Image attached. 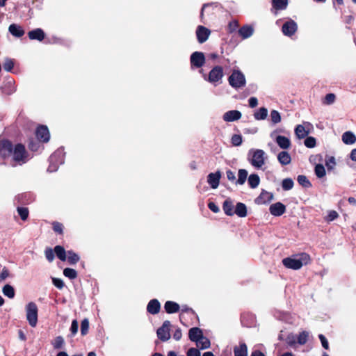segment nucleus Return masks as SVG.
I'll use <instances>...</instances> for the list:
<instances>
[{
    "mask_svg": "<svg viewBox=\"0 0 356 356\" xmlns=\"http://www.w3.org/2000/svg\"><path fill=\"white\" fill-rule=\"evenodd\" d=\"M294 185L293 181L291 178L284 179L282 181V187L284 191H289L293 188Z\"/></svg>",
    "mask_w": 356,
    "mask_h": 356,
    "instance_id": "37998d69",
    "label": "nucleus"
},
{
    "mask_svg": "<svg viewBox=\"0 0 356 356\" xmlns=\"http://www.w3.org/2000/svg\"><path fill=\"white\" fill-rule=\"evenodd\" d=\"M208 207L213 213H218L220 211L219 207L213 202H209Z\"/></svg>",
    "mask_w": 356,
    "mask_h": 356,
    "instance_id": "338daca9",
    "label": "nucleus"
},
{
    "mask_svg": "<svg viewBox=\"0 0 356 356\" xmlns=\"http://www.w3.org/2000/svg\"><path fill=\"white\" fill-rule=\"evenodd\" d=\"M89 330V321L88 318H84L81 323V334L85 336L88 334Z\"/></svg>",
    "mask_w": 356,
    "mask_h": 356,
    "instance_id": "49530a36",
    "label": "nucleus"
},
{
    "mask_svg": "<svg viewBox=\"0 0 356 356\" xmlns=\"http://www.w3.org/2000/svg\"><path fill=\"white\" fill-rule=\"evenodd\" d=\"M242 142V136L240 134H234L231 138V143L234 146H239Z\"/></svg>",
    "mask_w": 356,
    "mask_h": 356,
    "instance_id": "603ef678",
    "label": "nucleus"
},
{
    "mask_svg": "<svg viewBox=\"0 0 356 356\" xmlns=\"http://www.w3.org/2000/svg\"><path fill=\"white\" fill-rule=\"evenodd\" d=\"M267 115L268 110L264 107H261L257 112L254 113V117L256 120H260L266 119Z\"/></svg>",
    "mask_w": 356,
    "mask_h": 356,
    "instance_id": "e433bc0d",
    "label": "nucleus"
},
{
    "mask_svg": "<svg viewBox=\"0 0 356 356\" xmlns=\"http://www.w3.org/2000/svg\"><path fill=\"white\" fill-rule=\"evenodd\" d=\"M211 31L203 26H198L196 30V36L199 43L202 44L207 40L210 35Z\"/></svg>",
    "mask_w": 356,
    "mask_h": 356,
    "instance_id": "9b49d317",
    "label": "nucleus"
},
{
    "mask_svg": "<svg viewBox=\"0 0 356 356\" xmlns=\"http://www.w3.org/2000/svg\"><path fill=\"white\" fill-rule=\"evenodd\" d=\"M187 356H200V352L195 348H191L188 350Z\"/></svg>",
    "mask_w": 356,
    "mask_h": 356,
    "instance_id": "0e129e2a",
    "label": "nucleus"
},
{
    "mask_svg": "<svg viewBox=\"0 0 356 356\" xmlns=\"http://www.w3.org/2000/svg\"><path fill=\"white\" fill-rule=\"evenodd\" d=\"M234 356H248V347L244 342H241L239 346L234 348Z\"/></svg>",
    "mask_w": 356,
    "mask_h": 356,
    "instance_id": "5701e85b",
    "label": "nucleus"
},
{
    "mask_svg": "<svg viewBox=\"0 0 356 356\" xmlns=\"http://www.w3.org/2000/svg\"><path fill=\"white\" fill-rule=\"evenodd\" d=\"M228 82L232 88L238 89L245 86L246 80L240 70H234L228 78Z\"/></svg>",
    "mask_w": 356,
    "mask_h": 356,
    "instance_id": "7ed1b4c3",
    "label": "nucleus"
},
{
    "mask_svg": "<svg viewBox=\"0 0 356 356\" xmlns=\"http://www.w3.org/2000/svg\"><path fill=\"white\" fill-rule=\"evenodd\" d=\"M63 275L70 280H74L77 277V272L70 268H66L63 270Z\"/></svg>",
    "mask_w": 356,
    "mask_h": 356,
    "instance_id": "a19ab883",
    "label": "nucleus"
},
{
    "mask_svg": "<svg viewBox=\"0 0 356 356\" xmlns=\"http://www.w3.org/2000/svg\"><path fill=\"white\" fill-rule=\"evenodd\" d=\"M161 304L157 299L151 300L147 305V312L150 314L155 315L159 313Z\"/></svg>",
    "mask_w": 356,
    "mask_h": 356,
    "instance_id": "4468645a",
    "label": "nucleus"
},
{
    "mask_svg": "<svg viewBox=\"0 0 356 356\" xmlns=\"http://www.w3.org/2000/svg\"><path fill=\"white\" fill-rule=\"evenodd\" d=\"M14 60L11 58H6L3 64V69L7 72H11L14 67Z\"/></svg>",
    "mask_w": 356,
    "mask_h": 356,
    "instance_id": "09e8293b",
    "label": "nucleus"
},
{
    "mask_svg": "<svg viewBox=\"0 0 356 356\" xmlns=\"http://www.w3.org/2000/svg\"><path fill=\"white\" fill-rule=\"evenodd\" d=\"M38 140L42 143H47L50 138L48 127L45 125H39L35 131Z\"/></svg>",
    "mask_w": 356,
    "mask_h": 356,
    "instance_id": "6e6552de",
    "label": "nucleus"
},
{
    "mask_svg": "<svg viewBox=\"0 0 356 356\" xmlns=\"http://www.w3.org/2000/svg\"><path fill=\"white\" fill-rule=\"evenodd\" d=\"M2 292H3V295L5 296L8 297V298H13L15 295V289H14L13 286L8 284H6L3 287Z\"/></svg>",
    "mask_w": 356,
    "mask_h": 356,
    "instance_id": "473e14b6",
    "label": "nucleus"
},
{
    "mask_svg": "<svg viewBox=\"0 0 356 356\" xmlns=\"http://www.w3.org/2000/svg\"><path fill=\"white\" fill-rule=\"evenodd\" d=\"M297 24L292 19L286 22L282 27L284 35L286 36L293 35L297 31Z\"/></svg>",
    "mask_w": 356,
    "mask_h": 356,
    "instance_id": "9d476101",
    "label": "nucleus"
},
{
    "mask_svg": "<svg viewBox=\"0 0 356 356\" xmlns=\"http://www.w3.org/2000/svg\"><path fill=\"white\" fill-rule=\"evenodd\" d=\"M171 324L169 321H165L156 331L158 338L162 341H166L170 338V327Z\"/></svg>",
    "mask_w": 356,
    "mask_h": 356,
    "instance_id": "423d86ee",
    "label": "nucleus"
},
{
    "mask_svg": "<svg viewBox=\"0 0 356 356\" xmlns=\"http://www.w3.org/2000/svg\"><path fill=\"white\" fill-rule=\"evenodd\" d=\"M295 134L298 138L301 139L305 138L309 134V131L305 130L303 125L298 124L295 129Z\"/></svg>",
    "mask_w": 356,
    "mask_h": 356,
    "instance_id": "2f4dec72",
    "label": "nucleus"
},
{
    "mask_svg": "<svg viewBox=\"0 0 356 356\" xmlns=\"http://www.w3.org/2000/svg\"><path fill=\"white\" fill-rule=\"evenodd\" d=\"M270 213L274 216H280L286 212V206L282 202H276L269 207Z\"/></svg>",
    "mask_w": 356,
    "mask_h": 356,
    "instance_id": "f8f14e48",
    "label": "nucleus"
},
{
    "mask_svg": "<svg viewBox=\"0 0 356 356\" xmlns=\"http://www.w3.org/2000/svg\"><path fill=\"white\" fill-rule=\"evenodd\" d=\"M54 254V249H52L51 248H47L44 250L45 257L49 262H51L54 261L55 258Z\"/></svg>",
    "mask_w": 356,
    "mask_h": 356,
    "instance_id": "de8ad7c7",
    "label": "nucleus"
},
{
    "mask_svg": "<svg viewBox=\"0 0 356 356\" xmlns=\"http://www.w3.org/2000/svg\"><path fill=\"white\" fill-rule=\"evenodd\" d=\"M191 67L200 68L205 63V56L204 53L200 51L193 52L190 57Z\"/></svg>",
    "mask_w": 356,
    "mask_h": 356,
    "instance_id": "39448f33",
    "label": "nucleus"
},
{
    "mask_svg": "<svg viewBox=\"0 0 356 356\" xmlns=\"http://www.w3.org/2000/svg\"><path fill=\"white\" fill-rule=\"evenodd\" d=\"M234 213L241 218L245 217L248 214L245 204L242 202L237 203L236 205Z\"/></svg>",
    "mask_w": 356,
    "mask_h": 356,
    "instance_id": "cd10ccee",
    "label": "nucleus"
},
{
    "mask_svg": "<svg viewBox=\"0 0 356 356\" xmlns=\"http://www.w3.org/2000/svg\"><path fill=\"white\" fill-rule=\"evenodd\" d=\"M288 0H272L273 7L275 10H284L286 8Z\"/></svg>",
    "mask_w": 356,
    "mask_h": 356,
    "instance_id": "c9c22d12",
    "label": "nucleus"
},
{
    "mask_svg": "<svg viewBox=\"0 0 356 356\" xmlns=\"http://www.w3.org/2000/svg\"><path fill=\"white\" fill-rule=\"evenodd\" d=\"M220 178L221 173L220 171H217L214 173L211 172L207 176V182L212 188L216 189L219 185Z\"/></svg>",
    "mask_w": 356,
    "mask_h": 356,
    "instance_id": "ddd939ff",
    "label": "nucleus"
},
{
    "mask_svg": "<svg viewBox=\"0 0 356 356\" xmlns=\"http://www.w3.org/2000/svg\"><path fill=\"white\" fill-rule=\"evenodd\" d=\"M336 96L333 93H328L324 97L323 103L326 105L332 104L334 102Z\"/></svg>",
    "mask_w": 356,
    "mask_h": 356,
    "instance_id": "3c124183",
    "label": "nucleus"
},
{
    "mask_svg": "<svg viewBox=\"0 0 356 356\" xmlns=\"http://www.w3.org/2000/svg\"><path fill=\"white\" fill-rule=\"evenodd\" d=\"M241 113L237 110L229 111L224 113L222 118L225 122H234L241 118Z\"/></svg>",
    "mask_w": 356,
    "mask_h": 356,
    "instance_id": "2eb2a0df",
    "label": "nucleus"
},
{
    "mask_svg": "<svg viewBox=\"0 0 356 356\" xmlns=\"http://www.w3.org/2000/svg\"><path fill=\"white\" fill-rule=\"evenodd\" d=\"M275 141L278 146L282 149H288L291 146L290 140L284 136H277L276 137Z\"/></svg>",
    "mask_w": 356,
    "mask_h": 356,
    "instance_id": "4be33fe9",
    "label": "nucleus"
},
{
    "mask_svg": "<svg viewBox=\"0 0 356 356\" xmlns=\"http://www.w3.org/2000/svg\"><path fill=\"white\" fill-rule=\"evenodd\" d=\"M8 31L10 33V34L16 38H20L23 36L25 33L24 30L23 28L16 24H12L8 27Z\"/></svg>",
    "mask_w": 356,
    "mask_h": 356,
    "instance_id": "aec40b11",
    "label": "nucleus"
},
{
    "mask_svg": "<svg viewBox=\"0 0 356 356\" xmlns=\"http://www.w3.org/2000/svg\"><path fill=\"white\" fill-rule=\"evenodd\" d=\"M52 229L58 234L63 235V229H64V225L58 221H54L52 223Z\"/></svg>",
    "mask_w": 356,
    "mask_h": 356,
    "instance_id": "79ce46f5",
    "label": "nucleus"
},
{
    "mask_svg": "<svg viewBox=\"0 0 356 356\" xmlns=\"http://www.w3.org/2000/svg\"><path fill=\"white\" fill-rule=\"evenodd\" d=\"M304 144L308 148H313L316 145V138L313 136H308L305 140Z\"/></svg>",
    "mask_w": 356,
    "mask_h": 356,
    "instance_id": "8fccbe9b",
    "label": "nucleus"
},
{
    "mask_svg": "<svg viewBox=\"0 0 356 356\" xmlns=\"http://www.w3.org/2000/svg\"><path fill=\"white\" fill-rule=\"evenodd\" d=\"M270 118H271V121L274 124H277L281 121L280 114L278 111H277L275 110H273L270 112Z\"/></svg>",
    "mask_w": 356,
    "mask_h": 356,
    "instance_id": "5fc2aeb1",
    "label": "nucleus"
},
{
    "mask_svg": "<svg viewBox=\"0 0 356 356\" xmlns=\"http://www.w3.org/2000/svg\"><path fill=\"white\" fill-rule=\"evenodd\" d=\"M67 262L70 265H74L79 261L80 257L78 255V254L75 253L74 251L69 250V251H67Z\"/></svg>",
    "mask_w": 356,
    "mask_h": 356,
    "instance_id": "c756f323",
    "label": "nucleus"
},
{
    "mask_svg": "<svg viewBox=\"0 0 356 356\" xmlns=\"http://www.w3.org/2000/svg\"><path fill=\"white\" fill-rule=\"evenodd\" d=\"M17 211L22 220L25 221L27 220V218L29 217V211L28 208L23 207H18L17 208Z\"/></svg>",
    "mask_w": 356,
    "mask_h": 356,
    "instance_id": "ea45409f",
    "label": "nucleus"
},
{
    "mask_svg": "<svg viewBox=\"0 0 356 356\" xmlns=\"http://www.w3.org/2000/svg\"><path fill=\"white\" fill-rule=\"evenodd\" d=\"M297 181L300 186L305 188H309L312 186V183L305 175H298Z\"/></svg>",
    "mask_w": 356,
    "mask_h": 356,
    "instance_id": "f704fd0d",
    "label": "nucleus"
},
{
    "mask_svg": "<svg viewBox=\"0 0 356 356\" xmlns=\"http://www.w3.org/2000/svg\"><path fill=\"white\" fill-rule=\"evenodd\" d=\"M233 208V203L230 199H227L224 201L222 204V209L226 215L229 216H233L234 214Z\"/></svg>",
    "mask_w": 356,
    "mask_h": 356,
    "instance_id": "a878e982",
    "label": "nucleus"
},
{
    "mask_svg": "<svg viewBox=\"0 0 356 356\" xmlns=\"http://www.w3.org/2000/svg\"><path fill=\"white\" fill-rule=\"evenodd\" d=\"M26 319L29 325L34 327L38 323V307L35 302H29L26 307Z\"/></svg>",
    "mask_w": 356,
    "mask_h": 356,
    "instance_id": "20e7f679",
    "label": "nucleus"
},
{
    "mask_svg": "<svg viewBox=\"0 0 356 356\" xmlns=\"http://www.w3.org/2000/svg\"><path fill=\"white\" fill-rule=\"evenodd\" d=\"M197 346L200 347V349H207L210 347L211 343L209 339L207 337H204L203 336V338H201L199 341H197Z\"/></svg>",
    "mask_w": 356,
    "mask_h": 356,
    "instance_id": "c03bdc74",
    "label": "nucleus"
},
{
    "mask_svg": "<svg viewBox=\"0 0 356 356\" xmlns=\"http://www.w3.org/2000/svg\"><path fill=\"white\" fill-rule=\"evenodd\" d=\"M223 69L217 65L211 69L208 75L207 81L211 83L218 82L223 77Z\"/></svg>",
    "mask_w": 356,
    "mask_h": 356,
    "instance_id": "0eeeda50",
    "label": "nucleus"
},
{
    "mask_svg": "<svg viewBox=\"0 0 356 356\" xmlns=\"http://www.w3.org/2000/svg\"><path fill=\"white\" fill-rule=\"evenodd\" d=\"M54 252L56 257L62 261H65L67 259V253L65 248L62 245H56L54 247Z\"/></svg>",
    "mask_w": 356,
    "mask_h": 356,
    "instance_id": "bb28decb",
    "label": "nucleus"
},
{
    "mask_svg": "<svg viewBox=\"0 0 356 356\" xmlns=\"http://www.w3.org/2000/svg\"><path fill=\"white\" fill-rule=\"evenodd\" d=\"M238 35L242 39H247L252 35L254 33V28L251 25H244L241 26L238 31Z\"/></svg>",
    "mask_w": 356,
    "mask_h": 356,
    "instance_id": "a211bd4d",
    "label": "nucleus"
},
{
    "mask_svg": "<svg viewBox=\"0 0 356 356\" xmlns=\"http://www.w3.org/2000/svg\"><path fill=\"white\" fill-rule=\"evenodd\" d=\"M181 337H182V332H181V330L180 328H177L174 334H173V338L176 340V341H179L181 339Z\"/></svg>",
    "mask_w": 356,
    "mask_h": 356,
    "instance_id": "774afa93",
    "label": "nucleus"
},
{
    "mask_svg": "<svg viewBox=\"0 0 356 356\" xmlns=\"http://www.w3.org/2000/svg\"><path fill=\"white\" fill-rule=\"evenodd\" d=\"M277 160L282 165H286L291 163V157L287 152L282 151L278 154Z\"/></svg>",
    "mask_w": 356,
    "mask_h": 356,
    "instance_id": "b1692460",
    "label": "nucleus"
},
{
    "mask_svg": "<svg viewBox=\"0 0 356 356\" xmlns=\"http://www.w3.org/2000/svg\"><path fill=\"white\" fill-rule=\"evenodd\" d=\"M314 172L318 178H322L325 175V169L322 164H317L315 166Z\"/></svg>",
    "mask_w": 356,
    "mask_h": 356,
    "instance_id": "a18cd8bd",
    "label": "nucleus"
},
{
    "mask_svg": "<svg viewBox=\"0 0 356 356\" xmlns=\"http://www.w3.org/2000/svg\"><path fill=\"white\" fill-rule=\"evenodd\" d=\"M79 328V323L77 320L74 319L72 322V325L70 327V332L72 336H74L77 332Z\"/></svg>",
    "mask_w": 356,
    "mask_h": 356,
    "instance_id": "052dcab7",
    "label": "nucleus"
},
{
    "mask_svg": "<svg viewBox=\"0 0 356 356\" xmlns=\"http://www.w3.org/2000/svg\"><path fill=\"white\" fill-rule=\"evenodd\" d=\"M335 164V159L333 156H331L327 160H326L325 165L328 170L332 169Z\"/></svg>",
    "mask_w": 356,
    "mask_h": 356,
    "instance_id": "69168bd1",
    "label": "nucleus"
},
{
    "mask_svg": "<svg viewBox=\"0 0 356 356\" xmlns=\"http://www.w3.org/2000/svg\"><path fill=\"white\" fill-rule=\"evenodd\" d=\"M2 159L6 160L12 156L11 165L15 167L17 165H22L29 161V154L25 146L22 143L13 145L8 139L2 140Z\"/></svg>",
    "mask_w": 356,
    "mask_h": 356,
    "instance_id": "f257e3e1",
    "label": "nucleus"
},
{
    "mask_svg": "<svg viewBox=\"0 0 356 356\" xmlns=\"http://www.w3.org/2000/svg\"><path fill=\"white\" fill-rule=\"evenodd\" d=\"M309 333L307 331H302L299 333L298 336L296 337L297 342L300 345H304L307 343L308 340Z\"/></svg>",
    "mask_w": 356,
    "mask_h": 356,
    "instance_id": "58836bf2",
    "label": "nucleus"
},
{
    "mask_svg": "<svg viewBox=\"0 0 356 356\" xmlns=\"http://www.w3.org/2000/svg\"><path fill=\"white\" fill-rule=\"evenodd\" d=\"M273 198V193L262 190L260 195L257 197L255 202L257 204H266L270 202Z\"/></svg>",
    "mask_w": 356,
    "mask_h": 356,
    "instance_id": "f3484780",
    "label": "nucleus"
},
{
    "mask_svg": "<svg viewBox=\"0 0 356 356\" xmlns=\"http://www.w3.org/2000/svg\"><path fill=\"white\" fill-rule=\"evenodd\" d=\"M52 282L54 285L59 289H62L65 286L63 281L60 278H53Z\"/></svg>",
    "mask_w": 356,
    "mask_h": 356,
    "instance_id": "680f3d73",
    "label": "nucleus"
},
{
    "mask_svg": "<svg viewBox=\"0 0 356 356\" xmlns=\"http://www.w3.org/2000/svg\"><path fill=\"white\" fill-rule=\"evenodd\" d=\"M248 181L250 188H255L260 183V178L257 174H251L248 177Z\"/></svg>",
    "mask_w": 356,
    "mask_h": 356,
    "instance_id": "c85d7f7f",
    "label": "nucleus"
},
{
    "mask_svg": "<svg viewBox=\"0 0 356 356\" xmlns=\"http://www.w3.org/2000/svg\"><path fill=\"white\" fill-rule=\"evenodd\" d=\"M285 340H286V343L289 346L292 347L296 343V337L293 334L291 333V334L287 335V337H286Z\"/></svg>",
    "mask_w": 356,
    "mask_h": 356,
    "instance_id": "6e6d98bb",
    "label": "nucleus"
},
{
    "mask_svg": "<svg viewBox=\"0 0 356 356\" xmlns=\"http://www.w3.org/2000/svg\"><path fill=\"white\" fill-rule=\"evenodd\" d=\"M264 154V152L261 149L255 150L250 161L252 165L257 168H261L265 163Z\"/></svg>",
    "mask_w": 356,
    "mask_h": 356,
    "instance_id": "1a4fd4ad",
    "label": "nucleus"
},
{
    "mask_svg": "<svg viewBox=\"0 0 356 356\" xmlns=\"http://www.w3.org/2000/svg\"><path fill=\"white\" fill-rule=\"evenodd\" d=\"M10 276V273L6 267H3L1 273H0V282L5 280Z\"/></svg>",
    "mask_w": 356,
    "mask_h": 356,
    "instance_id": "e2e57ef3",
    "label": "nucleus"
},
{
    "mask_svg": "<svg viewBox=\"0 0 356 356\" xmlns=\"http://www.w3.org/2000/svg\"><path fill=\"white\" fill-rule=\"evenodd\" d=\"M338 217H339L338 213L334 210H332V211H329L328 215L325 218V220L327 222H330V221H332V220L337 219Z\"/></svg>",
    "mask_w": 356,
    "mask_h": 356,
    "instance_id": "13d9d810",
    "label": "nucleus"
},
{
    "mask_svg": "<svg viewBox=\"0 0 356 356\" xmlns=\"http://www.w3.org/2000/svg\"><path fill=\"white\" fill-rule=\"evenodd\" d=\"M164 309L168 314H175L179 311L180 306L175 302L168 300L165 302Z\"/></svg>",
    "mask_w": 356,
    "mask_h": 356,
    "instance_id": "412c9836",
    "label": "nucleus"
},
{
    "mask_svg": "<svg viewBox=\"0 0 356 356\" xmlns=\"http://www.w3.org/2000/svg\"><path fill=\"white\" fill-rule=\"evenodd\" d=\"M28 36L30 40L42 41L44 40L45 34L42 29L38 28L29 31L28 33Z\"/></svg>",
    "mask_w": 356,
    "mask_h": 356,
    "instance_id": "6ab92c4d",
    "label": "nucleus"
},
{
    "mask_svg": "<svg viewBox=\"0 0 356 356\" xmlns=\"http://www.w3.org/2000/svg\"><path fill=\"white\" fill-rule=\"evenodd\" d=\"M310 261V256L305 252H302L295 257H289L282 259L283 265L289 269L299 270L303 265H307Z\"/></svg>",
    "mask_w": 356,
    "mask_h": 356,
    "instance_id": "f03ea898",
    "label": "nucleus"
},
{
    "mask_svg": "<svg viewBox=\"0 0 356 356\" xmlns=\"http://www.w3.org/2000/svg\"><path fill=\"white\" fill-rule=\"evenodd\" d=\"M248 171L245 169H240L238 172V179L236 181V184L243 185L248 177Z\"/></svg>",
    "mask_w": 356,
    "mask_h": 356,
    "instance_id": "72a5a7b5",
    "label": "nucleus"
},
{
    "mask_svg": "<svg viewBox=\"0 0 356 356\" xmlns=\"http://www.w3.org/2000/svg\"><path fill=\"white\" fill-rule=\"evenodd\" d=\"M342 141L346 145H352L355 143L356 136L351 131H346L342 135Z\"/></svg>",
    "mask_w": 356,
    "mask_h": 356,
    "instance_id": "393cba45",
    "label": "nucleus"
},
{
    "mask_svg": "<svg viewBox=\"0 0 356 356\" xmlns=\"http://www.w3.org/2000/svg\"><path fill=\"white\" fill-rule=\"evenodd\" d=\"M318 338L321 342L322 346L325 350H328L330 349V346H329V343H328V341L326 339V337L323 334H318Z\"/></svg>",
    "mask_w": 356,
    "mask_h": 356,
    "instance_id": "bf43d9fd",
    "label": "nucleus"
},
{
    "mask_svg": "<svg viewBox=\"0 0 356 356\" xmlns=\"http://www.w3.org/2000/svg\"><path fill=\"white\" fill-rule=\"evenodd\" d=\"M239 27V24L237 20L231 21L227 26L228 32L232 33L236 31V29Z\"/></svg>",
    "mask_w": 356,
    "mask_h": 356,
    "instance_id": "864d4df0",
    "label": "nucleus"
},
{
    "mask_svg": "<svg viewBox=\"0 0 356 356\" xmlns=\"http://www.w3.org/2000/svg\"><path fill=\"white\" fill-rule=\"evenodd\" d=\"M217 6H218V3H207L203 4L202 8L201 9V12H200L201 19H203L204 12L207 8H209L211 7H212L213 8L214 7L216 8Z\"/></svg>",
    "mask_w": 356,
    "mask_h": 356,
    "instance_id": "4d7b16f0",
    "label": "nucleus"
},
{
    "mask_svg": "<svg viewBox=\"0 0 356 356\" xmlns=\"http://www.w3.org/2000/svg\"><path fill=\"white\" fill-rule=\"evenodd\" d=\"M51 344L54 349H61L65 345V341L63 337L58 336L51 342Z\"/></svg>",
    "mask_w": 356,
    "mask_h": 356,
    "instance_id": "4c0bfd02",
    "label": "nucleus"
},
{
    "mask_svg": "<svg viewBox=\"0 0 356 356\" xmlns=\"http://www.w3.org/2000/svg\"><path fill=\"white\" fill-rule=\"evenodd\" d=\"M203 336L202 330L199 327H195L189 330L188 337L192 341H199L201 338H203Z\"/></svg>",
    "mask_w": 356,
    "mask_h": 356,
    "instance_id": "dca6fc26",
    "label": "nucleus"
},
{
    "mask_svg": "<svg viewBox=\"0 0 356 356\" xmlns=\"http://www.w3.org/2000/svg\"><path fill=\"white\" fill-rule=\"evenodd\" d=\"M185 313L191 314L193 316H195V312L192 308L188 307L187 305H183L181 307V313L179 314V319L183 325H185L184 323L183 322V318H184Z\"/></svg>",
    "mask_w": 356,
    "mask_h": 356,
    "instance_id": "7c9ffc66",
    "label": "nucleus"
}]
</instances>
